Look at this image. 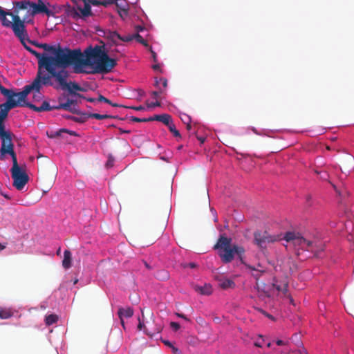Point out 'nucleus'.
I'll use <instances>...</instances> for the list:
<instances>
[{"mask_svg":"<svg viewBox=\"0 0 354 354\" xmlns=\"http://www.w3.org/2000/svg\"><path fill=\"white\" fill-rule=\"evenodd\" d=\"M172 350L175 354H180L178 349L174 346H172Z\"/></svg>","mask_w":354,"mask_h":354,"instance_id":"6e6d98bb","label":"nucleus"},{"mask_svg":"<svg viewBox=\"0 0 354 354\" xmlns=\"http://www.w3.org/2000/svg\"><path fill=\"white\" fill-rule=\"evenodd\" d=\"M88 2H90L91 5L98 6H101L100 1L98 0H86Z\"/></svg>","mask_w":354,"mask_h":354,"instance_id":"79ce46f5","label":"nucleus"},{"mask_svg":"<svg viewBox=\"0 0 354 354\" xmlns=\"http://www.w3.org/2000/svg\"><path fill=\"white\" fill-rule=\"evenodd\" d=\"M71 252L69 250H65L64 252V259L62 261V266L65 269H68L71 267Z\"/></svg>","mask_w":354,"mask_h":354,"instance_id":"5701e85b","label":"nucleus"},{"mask_svg":"<svg viewBox=\"0 0 354 354\" xmlns=\"http://www.w3.org/2000/svg\"><path fill=\"white\" fill-rule=\"evenodd\" d=\"M97 101L98 102H104L105 103H110V100L106 98L105 97H104L103 95H100L98 98H97Z\"/></svg>","mask_w":354,"mask_h":354,"instance_id":"ea45409f","label":"nucleus"},{"mask_svg":"<svg viewBox=\"0 0 354 354\" xmlns=\"http://www.w3.org/2000/svg\"><path fill=\"white\" fill-rule=\"evenodd\" d=\"M100 3H101V6L107 7L110 5L113 4L114 3H116V0H103V1H100Z\"/></svg>","mask_w":354,"mask_h":354,"instance_id":"e433bc0d","label":"nucleus"},{"mask_svg":"<svg viewBox=\"0 0 354 354\" xmlns=\"http://www.w3.org/2000/svg\"><path fill=\"white\" fill-rule=\"evenodd\" d=\"M138 321H139V323L138 325V330H140L143 329L145 330V332L146 333V334H147L148 335L153 336L155 334L159 333L162 330L161 326H156L155 328H151L149 326H145L144 324L143 321H141L140 317L138 318Z\"/></svg>","mask_w":354,"mask_h":354,"instance_id":"2eb2a0df","label":"nucleus"},{"mask_svg":"<svg viewBox=\"0 0 354 354\" xmlns=\"http://www.w3.org/2000/svg\"><path fill=\"white\" fill-rule=\"evenodd\" d=\"M26 106L30 108V109L37 111H49L52 110H58V105L56 106H50V104L47 101H44L40 106H37L35 104L27 102L26 101Z\"/></svg>","mask_w":354,"mask_h":354,"instance_id":"ddd939ff","label":"nucleus"},{"mask_svg":"<svg viewBox=\"0 0 354 354\" xmlns=\"http://www.w3.org/2000/svg\"><path fill=\"white\" fill-rule=\"evenodd\" d=\"M8 113L3 109L0 110V140L1 147H5L13 145L12 141V133L6 130L4 120L7 118Z\"/></svg>","mask_w":354,"mask_h":354,"instance_id":"9d476101","label":"nucleus"},{"mask_svg":"<svg viewBox=\"0 0 354 354\" xmlns=\"http://www.w3.org/2000/svg\"><path fill=\"white\" fill-rule=\"evenodd\" d=\"M6 248L5 245H2L1 243H0V251L1 250H3L4 248Z\"/></svg>","mask_w":354,"mask_h":354,"instance_id":"774afa93","label":"nucleus"},{"mask_svg":"<svg viewBox=\"0 0 354 354\" xmlns=\"http://www.w3.org/2000/svg\"><path fill=\"white\" fill-rule=\"evenodd\" d=\"M134 39V35H132V36H128V37H122V39H121V41H130L131 40H133Z\"/></svg>","mask_w":354,"mask_h":354,"instance_id":"a18cd8bd","label":"nucleus"},{"mask_svg":"<svg viewBox=\"0 0 354 354\" xmlns=\"http://www.w3.org/2000/svg\"><path fill=\"white\" fill-rule=\"evenodd\" d=\"M163 342H164V344L166 346H168L172 348L173 345H172V344L170 342H169V341H164Z\"/></svg>","mask_w":354,"mask_h":354,"instance_id":"4d7b16f0","label":"nucleus"},{"mask_svg":"<svg viewBox=\"0 0 354 354\" xmlns=\"http://www.w3.org/2000/svg\"><path fill=\"white\" fill-rule=\"evenodd\" d=\"M78 116H68L67 118H70L73 121L79 123L85 122L88 118H91L90 113H83L80 111V113L77 114Z\"/></svg>","mask_w":354,"mask_h":354,"instance_id":"aec40b11","label":"nucleus"},{"mask_svg":"<svg viewBox=\"0 0 354 354\" xmlns=\"http://www.w3.org/2000/svg\"><path fill=\"white\" fill-rule=\"evenodd\" d=\"M218 285L219 286L223 289H227L229 288L234 287L235 284L234 282L229 279H225V278H221L218 279Z\"/></svg>","mask_w":354,"mask_h":354,"instance_id":"393cba45","label":"nucleus"},{"mask_svg":"<svg viewBox=\"0 0 354 354\" xmlns=\"http://www.w3.org/2000/svg\"><path fill=\"white\" fill-rule=\"evenodd\" d=\"M11 28L15 35L19 39L25 49L26 50V48H30L28 46L27 42L32 44V41L30 39L26 29L25 19H21L19 15L15 16L14 24Z\"/></svg>","mask_w":354,"mask_h":354,"instance_id":"0eeeda50","label":"nucleus"},{"mask_svg":"<svg viewBox=\"0 0 354 354\" xmlns=\"http://www.w3.org/2000/svg\"><path fill=\"white\" fill-rule=\"evenodd\" d=\"M170 326L175 331L178 330L180 327V324L177 322H171Z\"/></svg>","mask_w":354,"mask_h":354,"instance_id":"4c0bfd02","label":"nucleus"},{"mask_svg":"<svg viewBox=\"0 0 354 354\" xmlns=\"http://www.w3.org/2000/svg\"><path fill=\"white\" fill-rule=\"evenodd\" d=\"M273 286L278 291L281 292L282 285L273 284Z\"/></svg>","mask_w":354,"mask_h":354,"instance_id":"3c124183","label":"nucleus"},{"mask_svg":"<svg viewBox=\"0 0 354 354\" xmlns=\"http://www.w3.org/2000/svg\"><path fill=\"white\" fill-rule=\"evenodd\" d=\"M61 131L68 132L71 135H74L75 134V133L73 131H67L66 129H62V130H61Z\"/></svg>","mask_w":354,"mask_h":354,"instance_id":"338daca9","label":"nucleus"},{"mask_svg":"<svg viewBox=\"0 0 354 354\" xmlns=\"http://www.w3.org/2000/svg\"><path fill=\"white\" fill-rule=\"evenodd\" d=\"M161 82H160V80H157L156 79V81H155V86H157V87H159V85Z\"/></svg>","mask_w":354,"mask_h":354,"instance_id":"e2e57ef3","label":"nucleus"},{"mask_svg":"<svg viewBox=\"0 0 354 354\" xmlns=\"http://www.w3.org/2000/svg\"><path fill=\"white\" fill-rule=\"evenodd\" d=\"M152 121L157 120L162 122L167 127L172 123L171 117L169 114L155 115L151 118Z\"/></svg>","mask_w":354,"mask_h":354,"instance_id":"f3484780","label":"nucleus"},{"mask_svg":"<svg viewBox=\"0 0 354 354\" xmlns=\"http://www.w3.org/2000/svg\"><path fill=\"white\" fill-rule=\"evenodd\" d=\"M245 266L247 268L250 269L251 270V274L252 276L258 281L259 278L262 276L263 274L266 272V270L263 269H259L257 268H255L254 266H252L249 264L245 263Z\"/></svg>","mask_w":354,"mask_h":354,"instance_id":"6ab92c4d","label":"nucleus"},{"mask_svg":"<svg viewBox=\"0 0 354 354\" xmlns=\"http://www.w3.org/2000/svg\"><path fill=\"white\" fill-rule=\"evenodd\" d=\"M162 91H153L151 95L154 98H157Z\"/></svg>","mask_w":354,"mask_h":354,"instance_id":"8fccbe9b","label":"nucleus"},{"mask_svg":"<svg viewBox=\"0 0 354 354\" xmlns=\"http://www.w3.org/2000/svg\"><path fill=\"white\" fill-rule=\"evenodd\" d=\"M283 239L301 249L309 250L313 247V242L305 239L301 233L289 231L286 232L283 238L280 235L270 234L267 231H257L254 233V243L260 248H266L269 243Z\"/></svg>","mask_w":354,"mask_h":354,"instance_id":"f03ea898","label":"nucleus"},{"mask_svg":"<svg viewBox=\"0 0 354 354\" xmlns=\"http://www.w3.org/2000/svg\"><path fill=\"white\" fill-rule=\"evenodd\" d=\"M44 68H45L53 77L55 78L61 87L66 86V79L68 76V73L65 68H62L60 71H57V64L54 62L49 61L48 58L44 60Z\"/></svg>","mask_w":354,"mask_h":354,"instance_id":"1a4fd4ad","label":"nucleus"},{"mask_svg":"<svg viewBox=\"0 0 354 354\" xmlns=\"http://www.w3.org/2000/svg\"><path fill=\"white\" fill-rule=\"evenodd\" d=\"M52 77L51 75H43L41 72V68H39L37 75L34 81L28 85H26L24 87V93L28 95L32 91H35V96L37 95H41L40 88L41 85H52V82L50 81V78Z\"/></svg>","mask_w":354,"mask_h":354,"instance_id":"423d86ee","label":"nucleus"},{"mask_svg":"<svg viewBox=\"0 0 354 354\" xmlns=\"http://www.w3.org/2000/svg\"><path fill=\"white\" fill-rule=\"evenodd\" d=\"M30 8H32V15H35L39 13H45L48 16H50L53 15V12L46 6V5L43 3L41 0H39L38 3L32 2L30 4Z\"/></svg>","mask_w":354,"mask_h":354,"instance_id":"f8f14e48","label":"nucleus"},{"mask_svg":"<svg viewBox=\"0 0 354 354\" xmlns=\"http://www.w3.org/2000/svg\"><path fill=\"white\" fill-rule=\"evenodd\" d=\"M31 3L32 2L28 1H21L15 2V10L14 11L15 13H13V15H18L19 10L27 9L28 7L30 8Z\"/></svg>","mask_w":354,"mask_h":354,"instance_id":"412c9836","label":"nucleus"},{"mask_svg":"<svg viewBox=\"0 0 354 354\" xmlns=\"http://www.w3.org/2000/svg\"><path fill=\"white\" fill-rule=\"evenodd\" d=\"M136 28L138 32L142 31L144 30V28L140 26H136Z\"/></svg>","mask_w":354,"mask_h":354,"instance_id":"680f3d73","label":"nucleus"},{"mask_svg":"<svg viewBox=\"0 0 354 354\" xmlns=\"http://www.w3.org/2000/svg\"><path fill=\"white\" fill-rule=\"evenodd\" d=\"M152 57L154 62H157V55L156 53L151 50Z\"/></svg>","mask_w":354,"mask_h":354,"instance_id":"864d4df0","label":"nucleus"},{"mask_svg":"<svg viewBox=\"0 0 354 354\" xmlns=\"http://www.w3.org/2000/svg\"><path fill=\"white\" fill-rule=\"evenodd\" d=\"M77 103V100H72V99H67L66 102L64 103H59L58 104V109H64V110H71V106H73L74 105H76Z\"/></svg>","mask_w":354,"mask_h":354,"instance_id":"a878e982","label":"nucleus"},{"mask_svg":"<svg viewBox=\"0 0 354 354\" xmlns=\"http://www.w3.org/2000/svg\"><path fill=\"white\" fill-rule=\"evenodd\" d=\"M232 239L224 235H221L214 248L218 250V254L224 263L231 262L235 254H237L242 263H244L243 255L245 253L243 247L234 245L231 247Z\"/></svg>","mask_w":354,"mask_h":354,"instance_id":"39448f33","label":"nucleus"},{"mask_svg":"<svg viewBox=\"0 0 354 354\" xmlns=\"http://www.w3.org/2000/svg\"><path fill=\"white\" fill-rule=\"evenodd\" d=\"M153 69L158 70L160 68V66L158 64H155L152 66Z\"/></svg>","mask_w":354,"mask_h":354,"instance_id":"69168bd1","label":"nucleus"},{"mask_svg":"<svg viewBox=\"0 0 354 354\" xmlns=\"http://www.w3.org/2000/svg\"><path fill=\"white\" fill-rule=\"evenodd\" d=\"M168 128L175 137H180V132L176 129L173 122L168 126Z\"/></svg>","mask_w":354,"mask_h":354,"instance_id":"473e14b6","label":"nucleus"},{"mask_svg":"<svg viewBox=\"0 0 354 354\" xmlns=\"http://www.w3.org/2000/svg\"><path fill=\"white\" fill-rule=\"evenodd\" d=\"M328 177V174L325 172L323 175L321 176V178L326 180Z\"/></svg>","mask_w":354,"mask_h":354,"instance_id":"0e129e2a","label":"nucleus"},{"mask_svg":"<svg viewBox=\"0 0 354 354\" xmlns=\"http://www.w3.org/2000/svg\"><path fill=\"white\" fill-rule=\"evenodd\" d=\"M6 154H9L12 160V166L10 170L13 180L12 185L17 190H21L29 180V176L26 171V165L20 166L18 164L17 155L14 151V145L0 147V159L3 160Z\"/></svg>","mask_w":354,"mask_h":354,"instance_id":"20e7f679","label":"nucleus"},{"mask_svg":"<svg viewBox=\"0 0 354 354\" xmlns=\"http://www.w3.org/2000/svg\"><path fill=\"white\" fill-rule=\"evenodd\" d=\"M86 100L90 102H95L97 101V99L89 97V98H86Z\"/></svg>","mask_w":354,"mask_h":354,"instance_id":"13d9d810","label":"nucleus"},{"mask_svg":"<svg viewBox=\"0 0 354 354\" xmlns=\"http://www.w3.org/2000/svg\"><path fill=\"white\" fill-rule=\"evenodd\" d=\"M119 15L123 19L124 17H127V15H125L124 12L122 10H118Z\"/></svg>","mask_w":354,"mask_h":354,"instance_id":"052dcab7","label":"nucleus"},{"mask_svg":"<svg viewBox=\"0 0 354 354\" xmlns=\"http://www.w3.org/2000/svg\"><path fill=\"white\" fill-rule=\"evenodd\" d=\"M88 52L89 47L82 53L80 48L71 50L68 48H62L59 46L54 52L55 56H51L48 60L55 62L57 68H66L69 66H73L74 73L89 74L90 72L84 69L85 66L91 65Z\"/></svg>","mask_w":354,"mask_h":354,"instance_id":"f257e3e1","label":"nucleus"},{"mask_svg":"<svg viewBox=\"0 0 354 354\" xmlns=\"http://www.w3.org/2000/svg\"><path fill=\"white\" fill-rule=\"evenodd\" d=\"M91 118H95L97 120H103L107 118H112L113 116L107 114H99V113H90Z\"/></svg>","mask_w":354,"mask_h":354,"instance_id":"c756f323","label":"nucleus"},{"mask_svg":"<svg viewBox=\"0 0 354 354\" xmlns=\"http://www.w3.org/2000/svg\"><path fill=\"white\" fill-rule=\"evenodd\" d=\"M160 102L158 101H156L155 102H151V104H148L149 107H155V106H160Z\"/></svg>","mask_w":354,"mask_h":354,"instance_id":"49530a36","label":"nucleus"},{"mask_svg":"<svg viewBox=\"0 0 354 354\" xmlns=\"http://www.w3.org/2000/svg\"><path fill=\"white\" fill-rule=\"evenodd\" d=\"M176 315L178 317H180V318H183L186 321H189V319L186 317V315H185L184 314H182V313H176Z\"/></svg>","mask_w":354,"mask_h":354,"instance_id":"de8ad7c7","label":"nucleus"},{"mask_svg":"<svg viewBox=\"0 0 354 354\" xmlns=\"http://www.w3.org/2000/svg\"><path fill=\"white\" fill-rule=\"evenodd\" d=\"M88 59L94 71L90 73L106 74L112 71L117 65L116 59L109 57L104 50V46L96 45L94 47L89 46Z\"/></svg>","mask_w":354,"mask_h":354,"instance_id":"7ed1b4c3","label":"nucleus"},{"mask_svg":"<svg viewBox=\"0 0 354 354\" xmlns=\"http://www.w3.org/2000/svg\"><path fill=\"white\" fill-rule=\"evenodd\" d=\"M24 93V91L23 90L21 92H14L8 95H5L7 97V100L5 103L0 105V109L6 111L8 113V111L12 109L17 106H26V100L28 95Z\"/></svg>","mask_w":354,"mask_h":354,"instance_id":"6e6552de","label":"nucleus"},{"mask_svg":"<svg viewBox=\"0 0 354 354\" xmlns=\"http://www.w3.org/2000/svg\"><path fill=\"white\" fill-rule=\"evenodd\" d=\"M63 90H67L70 94L82 98H85L82 95L77 93L76 91H83L84 88H82L78 84L75 82H66V86L62 87Z\"/></svg>","mask_w":354,"mask_h":354,"instance_id":"4468645a","label":"nucleus"},{"mask_svg":"<svg viewBox=\"0 0 354 354\" xmlns=\"http://www.w3.org/2000/svg\"><path fill=\"white\" fill-rule=\"evenodd\" d=\"M113 160L109 158V160L107 161L106 165L108 167H112L113 166Z\"/></svg>","mask_w":354,"mask_h":354,"instance_id":"603ef678","label":"nucleus"},{"mask_svg":"<svg viewBox=\"0 0 354 354\" xmlns=\"http://www.w3.org/2000/svg\"><path fill=\"white\" fill-rule=\"evenodd\" d=\"M194 289L196 292L203 295H209L212 292V288L209 284H205L203 286H195Z\"/></svg>","mask_w":354,"mask_h":354,"instance_id":"a211bd4d","label":"nucleus"},{"mask_svg":"<svg viewBox=\"0 0 354 354\" xmlns=\"http://www.w3.org/2000/svg\"><path fill=\"white\" fill-rule=\"evenodd\" d=\"M68 111L74 114L80 113V111L75 106V105H74L73 106H71V110H68Z\"/></svg>","mask_w":354,"mask_h":354,"instance_id":"a19ab883","label":"nucleus"},{"mask_svg":"<svg viewBox=\"0 0 354 354\" xmlns=\"http://www.w3.org/2000/svg\"><path fill=\"white\" fill-rule=\"evenodd\" d=\"M126 108L131 109L136 111H143L145 110V107L142 106H126Z\"/></svg>","mask_w":354,"mask_h":354,"instance_id":"37998d69","label":"nucleus"},{"mask_svg":"<svg viewBox=\"0 0 354 354\" xmlns=\"http://www.w3.org/2000/svg\"><path fill=\"white\" fill-rule=\"evenodd\" d=\"M112 106H113V107H124V108H126L125 106H123V105H121V104H116V103H113Z\"/></svg>","mask_w":354,"mask_h":354,"instance_id":"bf43d9fd","label":"nucleus"},{"mask_svg":"<svg viewBox=\"0 0 354 354\" xmlns=\"http://www.w3.org/2000/svg\"><path fill=\"white\" fill-rule=\"evenodd\" d=\"M281 292H283L285 296L287 295V294H288V283H283L282 284V288H281Z\"/></svg>","mask_w":354,"mask_h":354,"instance_id":"58836bf2","label":"nucleus"},{"mask_svg":"<svg viewBox=\"0 0 354 354\" xmlns=\"http://www.w3.org/2000/svg\"><path fill=\"white\" fill-rule=\"evenodd\" d=\"M0 91H1V94L3 95L4 96L8 95L9 94L14 93V91L12 90L8 89V88H5L1 84H0Z\"/></svg>","mask_w":354,"mask_h":354,"instance_id":"f704fd0d","label":"nucleus"},{"mask_svg":"<svg viewBox=\"0 0 354 354\" xmlns=\"http://www.w3.org/2000/svg\"><path fill=\"white\" fill-rule=\"evenodd\" d=\"M113 4L116 6L119 10H122L125 15H128V9L127 6L124 3V2H122L121 0H116V3H114Z\"/></svg>","mask_w":354,"mask_h":354,"instance_id":"c85d7f7f","label":"nucleus"},{"mask_svg":"<svg viewBox=\"0 0 354 354\" xmlns=\"http://www.w3.org/2000/svg\"><path fill=\"white\" fill-rule=\"evenodd\" d=\"M131 120L136 122H150L152 121L151 118H139L136 117H132Z\"/></svg>","mask_w":354,"mask_h":354,"instance_id":"c9c22d12","label":"nucleus"},{"mask_svg":"<svg viewBox=\"0 0 354 354\" xmlns=\"http://www.w3.org/2000/svg\"><path fill=\"white\" fill-rule=\"evenodd\" d=\"M16 15L12 12L4 10L0 6V21L4 27L12 28L14 24V17Z\"/></svg>","mask_w":354,"mask_h":354,"instance_id":"9b49d317","label":"nucleus"},{"mask_svg":"<svg viewBox=\"0 0 354 354\" xmlns=\"http://www.w3.org/2000/svg\"><path fill=\"white\" fill-rule=\"evenodd\" d=\"M120 319L126 317L129 318L133 316V310L131 308L128 307L127 308H120L118 312Z\"/></svg>","mask_w":354,"mask_h":354,"instance_id":"4be33fe9","label":"nucleus"},{"mask_svg":"<svg viewBox=\"0 0 354 354\" xmlns=\"http://www.w3.org/2000/svg\"><path fill=\"white\" fill-rule=\"evenodd\" d=\"M181 120L182 121L186 124V127L188 130H190L191 128H192V125L190 124V122H191V118H189V115H187V114H183L182 116H181Z\"/></svg>","mask_w":354,"mask_h":354,"instance_id":"7c9ffc66","label":"nucleus"},{"mask_svg":"<svg viewBox=\"0 0 354 354\" xmlns=\"http://www.w3.org/2000/svg\"><path fill=\"white\" fill-rule=\"evenodd\" d=\"M160 82H161L160 84L162 85V87L164 88H167V79H165V78H160Z\"/></svg>","mask_w":354,"mask_h":354,"instance_id":"c03bdc74","label":"nucleus"},{"mask_svg":"<svg viewBox=\"0 0 354 354\" xmlns=\"http://www.w3.org/2000/svg\"><path fill=\"white\" fill-rule=\"evenodd\" d=\"M276 344L278 345V346H282V345H284L285 344V342L282 340H280V339H278L277 342H276Z\"/></svg>","mask_w":354,"mask_h":354,"instance_id":"5fc2aeb1","label":"nucleus"},{"mask_svg":"<svg viewBox=\"0 0 354 354\" xmlns=\"http://www.w3.org/2000/svg\"><path fill=\"white\" fill-rule=\"evenodd\" d=\"M26 50L30 52L32 55H35L38 59V67L40 68H44V62L46 59L51 57V56L41 55L39 53L37 52L34 49L30 48H26Z\"/></svg>","mask_w":354,"mask_h":354,"instance_id":"dca6fc26","label":"nucleus"},{"mask_svg":"<svg viewBox=\"0 0 354 354\" xmlns=\"http://www.w3.org/2000/svg\"><path fill=\"white\" fill-rule=\"evenodd\" d=\"M134 39L140 44H143L145 46H148L147 41L143 39V37L138 33L134 35Z\"/></svg>","mask_w":354,"mask_h":354,"instance_id":"72a5a7b5","label":"nucleus"},{"mask_svg":"<svg viewBox=\"0 0 354 354\" xmlns=\"http://www.w3.org/2000/svg\"><path fill=\"white\" fill-rule=\"evenodd\" d=\"M109 37L115 43L117 40L122 39V37L115 31L110 32Z\"/></svg>","mask_w":354,"mask_h":354,"instance_id":"2f4dec72","label":"nucleus"},{"mask_svg":"<svg viewBox=\"0 0 354 354\" xmlns=\"http://www.w3.org/2000/svg\"><path fill=\"white\" fill-rule=\"evenodd\" d=\"M13 311L10 308H0V318L6 319L13 315Z\"/></svg>","mask_w":354,"mask_h":354,"instance_id":"bb28decb","label":"nucleus"},{"mask_svg":"<svg viewBox=\"0 0 354 354\" xmlns=\"http://www.w3.org/2000/svg\"><path fill=\"white\" fill-rule=\"evenodd\" d=\"M32 44L38 48H43L44 50L51 53L53 55H54V52H55L56 49H57V48L55 46H50L47 44H39L35 41H32Z\"/></svg>","mask_w":354,"mask_h":354,"instance_id":"b1692460","label":"nucleus"},{"mask_svg":"<svg viewBox=\"0 0 354 354\" xmlns=\"http://www.w3.org/2000/svg\"><path fill=\"white\" fill-rule=\"evenodd\" d=\"M185 268L189 267L190 268H194L196 267V264L195 263H189L184 266Z\"/></svg>","mask_w":354,"mask_h":354,"instance_id":"09e8293b","label":"nucleus"},{"mask_svg":"<svg viewBox=\"0 0 354 354\" xmlns=\"http://www.w3.org/2000/svg\"><path fill=\"white\" fill-rule=\"evenodd\" d=\"M58 320L57 315L55 314H51L46 317L45 322L47 326H50L55 323H56Z\"/></svg>","mask_w":354,"mask_h":354,"instance_id":"cd10ccee","label":"nucleus"}]
</instances>
